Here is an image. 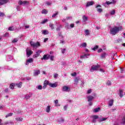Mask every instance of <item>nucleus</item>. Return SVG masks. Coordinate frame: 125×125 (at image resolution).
Segmentation results:
<instances>
[{
  "instance_id": "nucleus-1",
  "label": "nucleus",
  "mask_w": 125,
  "mask_h": 125,
  "mask_svg": "<svg viewBox=\"0 0 125 125\" xmlns=\"http://www.w3.org/2000/svg\"><path fill=\"white\" fill-rule=\"evenodd\" d=\"M122 30H123V26H115L113 28H111L110 34L113 36H115V35L118 34V32H120V31H122Z\"/></svg>"
},
{
  "instance_id": "nucleus-2",
  "label": "nucleus",
  "mask_w": 125,
  "mask_h": 125,
  "mask_svg": "<svg viewBox=\"0 0 125 125\" xmlns=\"http://www.w3.org/2000/svg\"><path fill=\"white\" fill-rule=\"evenodd\" d=\"M99 69H100V65L98 64H97V65H93L91 67L90 72L92 73V72H94V71H99Z\"/></svg>"
},
{
  "instance_id": "nucleus-3",
  "label": "nucleus",
  "mask_w": 125,
  "mask_h": 125,
  "mask_svg": "<svg viewBox=\"0 0 125 125\" xmlns=\"http://www.w3.org/2000/svg\"><path fill=\"white\" fill-rule=\"evenodd\" d=\"M30 45L33 48H38V47L41 46V43L40 42H31Z\"/></svg>"
},
{
  "instance_id": "nucleus-4",
  "label": "nucleus",
  "mask_w": 125,
  "mask_h": 125,
  "mask_svg": "<svg viewBox=\"0 0 125 125\" xmlns=\"http://www.w3.org/2000/svg\"><path fill=\"white\" fill-rule=\"evenodd\" d=\"M62 91H64L65 92H69L71 90V88H70V87H68L66 85H64L62 86Z\"/></svg>"
},
{
  "instance_id": "nucleus-5",
  "label": "nucleus",
  "mask_w": 125,
  "mask_h": 125,
  "mask_svg": "<svg viewBox=\"0 0 125 125\" xmlns=\"http://www.w3.org/2000/svg\"><path fill=\"white\" fill-rule=\"evenodd\" d=\"M91 118L92 119V123L94 124H95L96 123L97 119H99V116L98 115H94L91 116Z\"/></svg>"
},
{
  "instance_id": "nucleus-6",
  "label": "nucleus",
  "mask_w": 125,
  "mask_h": 125,
  "mask_svg": "<svg viewBox=\"0 0 125 125\" xmlns=\"http://www.w3.org/2000/svg\"><path fill=\"white\" fill-rule=\"evenodd\" d=\"M19 4L20 5H27V4H29V1L24 0V1H21L20 0L18 2Z\"/></svg>"
},
{
  "instance_id": "nucleus-7",
  "label": "nucleus",
  "mask_w": 125,
  "mask_h": 125,
  "mask_svg": "<svg viewBox=\"0 0 125 125\" xmlns=\"http://www.w3.org/2000/svg\"><path fill=\"white\" fill-rule=\"evenodd\" d=\"M50 57V55L49 54H45L43 55V57L41 58V60H48Z\"/></svg>"
},
{
  "instance_id": "nucleus-8",
  "label": "nucleus",
  "mask_w": 125,
  "mask_h": 125,
  "mask_svg": "<svg viewBox=\"0 0 125 125\" xmlns=\"http://www.w3.org/2000/svg\"><path fill=\"white\" fill-rule=\"evenodd\" d=\"M42 52V50H39L38 51L36 52V54L33 55V58H37V57H39V56H40V54H41Z\"/></svg>"
},
{
  "instance_id": "nucleus-9",
  "label": "nucleus",
  "mask_w": 125,
  "mask_h": 125,
  "mask_svg": "<svg viewBox=\"0 0 125 125\" xmlns=\"http://www.w3.org/2000/svg\"><path fill=\"white\" fill-rule=\"evenodd\" d=\"M80 80L81 78L79 77H75L74 80V84H76V85H78V83H79V81Z\"/></svg>"
},
{
  "instance_id": "nucleus-10",
  "label": "nucleus",
  "mask_w": 125,
  "mask_h": 125,
  "mask_svg": "<svg viewBox=\"0 0 125 125\" xmlns=\"http://www.w3.org/2000/svg\"><path fill=\"white\" fill-rule=\"evenodd\" d=\"M33 54V51L29 50V49H26V55L29 57Z\"/></svg>"
},
{
  "instance_id": "nucleus-11",
  "label": "nucleus",
  "mask_w": 125,
  "mask_h": 125,
  "mask_svg": "<svg viewBox=\"0 0 125 125\" xmlns=\"http://www.w3.org/2000/svg\"><path fill=\"white\" fill-rule=\"evenodd\" d=\"M47 85H49V81H45L43 83V88L45 89V88H46Z\"/></svg>"
},
{
  "instance_id": "nucleus-12",
  "label": "nucleus",
  "mask_w": 125,
  "mask_h": 125,
  "mask_svg": "<svg viewBox=\"0 0 125 125\" xmlns=\"http://www.w3.org/2000/svg\"><path fill=\"white\" fill-rule=\"evenodd\" d=\"M87 101L88 102H90V101H92V100H93L94 97H93V96H88L87 97Z\"/></svg>"
},
{
  "instance_id": "nucleus-13",
  "label": "nucleus",
  "mask_w": 125,
  "mask_h": 125,
  "mask_svg": "<svg viewBox=\"0 0 125 125\" xmlns=\"http://www.w3.org/2000/svg\"><path fill=\"white\" fill-rule=\"evenodd\" d=\"M8 2V0H0V5H3Z\"/></svg>"
},
{
  "instance_id": "nucleus-14",
  "label": "nucleus",
  "mask_w": 125,
  "mask_h": 125,
  "mask_svg": "<svg viewBox=\"0 0 125 125\" xmlns=\"http://www.w3.org/2000/svg\"><path fill=\"white\" fill-rule=\"evenodd\" d=\"M49 86H50V87H57V84H56V83H52L49 82Z\"/></svg>"
},
{
  "instance_id": "nucleus-15",
  "label": "nucleus",
  "mask_w": 125,
  "mask_h": 125,
  "mask_svg": "<svg viewBox=\"0 0 125 125\" xmlns=\"http://www.w3.org/2000/svg\"><path fill=\"white\" fill-rule=\"evenodd\" d=\"M40 73H41V71H40V70H34V72L33 73V76L34 77H36V76L40 75Z\"/></svg>"
},
{
  "instance_id": "nucleus-16",
  "label": "nucleus",
  "mask_w": 125,
  "mask_h": 125,
  "mask_svg": "<svg viewBox=\"0 0 125 125\" xmlns=\"http://www.w3.org/2000/svg\"><path fill=\"white\" fill-rule=\"evenodd\" d=\"M94 4V2L93 1H88L86 5V7H88V6H90V5H93Z\"/></svg>"
},
{
  "instance_id": "nucleus-17",
  "label": "nucleus",
  "mask_w": 125,
  "mask_h": 125,
  "mask_svg": "<svg viewBox=\"0 0 125 125\" xmlns=\"http://www.w3.org/2000/svg\"><path fill=\"white\" fill-rule=\"evenodd\" d=\"M33 95V94H29L25 95V98L26 100L30 99L31 97H32V96Z\"/></svg>"
},
{
  "instance_id": "nucleus-18",
  "label": "nucleus",
  "mask_w": 125,
  "mask_h": 125,
  "mask_svg": "<svg viewBox=\"0 0 125 125\" xmlns=\"http://www.w3.org/2000/svg\"><path fill=\"white\" fill-rule=\"evenodd\" d=\"M87 44L86 42L81 43L79 45L80 47H86Z\"/></svg>"
},
{
  "instance_id": "nucleus-19",
  "label": "nucleus",
  "mask_w": 125,
  "mask_h": 125,
  "mask_svg": "<svg viewBox=\"0 0 125 125\" xmlns=\"http://www.w3.org/2000/svg\"><path fill=\"white\" fill-rule=\"evenodd\" d=\"M14 123H13V122H11V121H7L4 122L3 124V125H14Z\"/></svg>"
},
{
  "instance_id": "nucleus-20",
  "label": "nucleus",
  "mask_w": 125,
  "mask_h": 125,
  "mask_svg": "<svg viewBox=\"0 0 125 125\" xmlns=\"http://www.w3.org/2000/svg\"><path fill=\"white\" fill-rule=\"evenodd\" d=\"M87 56H89V54H84V55L81 56L80 58L83 59V58H88Z\"/></svg>"
},
{
  "instance_id": "nucleus-21",
  "label": "nucleus",
  "mask_w": 125,
  "mask_h": 125,
  "mask_svg": "<svg viewBox=\"0 0 125 125\" xmlns=\"http://www.w3.org/2000/svg\"><path fill=\"white\" fill-rule=\"evenodd\" d=\"M15 85H16V86L17 87H19V88H21V87L22 86V83L20 82L19 83H16V84H15Z\"/></svg>"
},
{
  "instance_id": "nucleus-22",
  "label": "nucleus",
  "mask_w": 125,
  "mask_h": 125,
  "mask_svg": "<svg viewBox=\"0 0 125 125\" xmlns=\"http://www.w3.org/2000/svg\"><path fill=\"white\" fill-rule=\"evenodd\" d=\"M34 62V60L32 58L26 60V63H32Z\"/></svg>"
},
{
  "instance_id": "nucleus-23",
  "label": "nucleus",
  "mask_w": 125,
  "mask_h": 125,
  "mask_svg": "<svg viewBox=\"0 0 125 125\" xmlns=\"http://www.w3.org/2000/svg\"><path fill=\"white\" fill-rule=\"evenodd\" d=\"M107 120V118H101L99 120V123H101V122H104V121H106Z\"/></svg>"
},
{
  "instance_id": "nucleus-24",
  "label": "nucleus",
  "mask_w": 125,
  "mask_h": 125,
  "mask_svg": "<svg viewBox=\"0 0 125 125\" xmlns=\"http://www.w3.org/2000/svg\"><path fill=\"white\" fill-rule=\"evenodd\" d=\"M46 112L49 113L50 112V105H48L46 108Z\"/></svg>"
},
{
  "instance_id": "nucleus-25",
  "label": "nucleus",
  "mask_w": 125,
  "mask_h": 125,
  "mask_svg": "<svg viewBox=\"0 0 125 125\" xmlns=\"http://www.w3.org/2000/svg\"><path fill=\"white\" fill-rule=\"evenodd\" d=\"M55 104L56 107H59L60 106V104H58V100L55 101Z\"/></svg>"
},
{
  "instance_id": "nucleus-26",
  "label": "nucleus",
  "mask_w": 125,
  "mask_h": 125,
  "mask_svg": "<svg viewBox=\"0 0 125 125\" xmlns=\"http://www.w3.org/2000/svg\"><path fill=\"white\" fill-rule=\"evenodd\" d=\"M100 111V107H98V108H95L93 110V112H94L95 113H97Z\"/></svg>"
},
{
  "instance_id": "nucleus-27",
  "label": "nucleus",
  "mask_w": 125,
  "mask_h": 125,
  "mask_svg": "<svg viewBox=\"0 0 125 125\" xmlns=\"http://www.w3.org/2000/svg\"><path fill=\"white\" fill-rule=\"evenodd\" d=\"M123 91H122V90L121 89L119 90V94H120L119 96L121 98L124 96V95H123Z\"/></svg>"
},
{
  "instance_id": "nucleus-28",
  "label": "nucleus",
  "mask_w": 125,
  "mask_h": 125,
  "mask_svg": "<svg viewBox=\"0 0 125 125\" xmlns=\"http://www.w3.org/2000/svg\"><path fill=\"white\" fill-rule=\"evenodd\" d=\"M48 12V11H47V10H45V9H43L42 11V14H47V13Z\"/></svg>"
},
{
  "instance_id": "nucleus-29",
  "label": "nucleus",
  "mask_w": 125,
  "mask_h": 125,
  "mask_svg": "<svg viewBox=\"0 0 125 125\" xmlns=\"http://www.w3.org/2000/svg\"><path fill=\"white\" fill-rule=\"evenodd\" d=\"M14 86H15V84L11 83L10 85V88H11V89H14Z\"/></svg>"
},
{
  "instance_id": "nucleus-30",
  "label": "nucleus",
  "mask_w": 125,
  "mask_h": 125,
  "mask_svg": "<svg viewBox=\"0 0 125 125\" xmlns=\"http://www.w3.org/2000/svg\"><path fill=\"white\" fill-rule=\"evenodd\" d=\"M19 40V39H18V38H15L12 41V42H13V43H15V42H18Z\"/></svg>"
},
{
  "instance_id": "nucleus-31",
  "label": "nucleus",
  "mask_w": 125,
  "mask_h": 125,
  "mask_svg": "<svg viewBox=\"0 0 125 125\" xmlns=\"http://www.w3.org/2000/svg\"><path fill=\"white\" fill-rule=\"evenodd\" d=\"M113 103H114V100H111L109 101L108 106H113Z\"/></svg>"
},
{
  "instance_id": "nucleus-32",
  "label": "nucleus",
  "mask_w": 125,
  "mask_h": 125,
  "mask_svg": "<svg viewBox=\"0 0 125 125\" xmlns=\"http://www.w3.org/2000/svg\"><path fill=\"white\" fill-rule=\"evenodd\" d=\"M42 34L43 35H47L48 34V31L47 30H42Z\"/></svg>"
},
{
  "instance_id": "nucleus-33",
  "label": "nucleus",
  "mask_w": 125,
  "mask_h": 125,
  "mask_svg": "<svg viewBox=\"0 0 125 125\" xmlns=\"http://www.w3.org/2000/svg\"><path fill=\"white\" fill-rule=\"evenodd\" d=\"M83 19L84 22H86V21H87V17H86V16H83Z\"/></svg>"
},
{
  "instance_id": "nucleus-34",
  "label": "nucleus",
  "mask_w": 125,
  "mask_h": 125,
  "mask_svg": "<svg viewBox=\"0 0 125 125\" xmlns=\"http://www.w3.org/2000/svg\"><path fill=\"white\" fill-rule=\"evenodd\" d=\"M16 121H18V122H22L23 121V118L21 117H19L16 118Z\"/></svg>"
},
{
  "instance_id": "nucleus-35",
  "label": "nucleus",
  "mask_w": 125,
  "mask_h": 125,
  "mask_svg": "<svg viewBox=\"0 0 125 125\" xmlns=\"http://www.w3.org/2000/svg\"><path fill=\"white\" fill-rule=\"evenodd\" d=\"M59 13L58 12H56V13L54 14L52 16V18H54L56 17V16H57V15H58Z\"/></svg>"
},
{
  "instance_id": "nucleus-36",
  "label": "nucleus",
  "mask_w": 125,
  "mask_h": 125,
  "mask_svg": "<svg viewBox=\"0 0 125 125\" xmlns=\"http://www.w3.org/2000/svg\"><path fill=\"white\" fill-rule=\"evenodd\" d=\"M13 115V113H8L7 115H6L5 118H8V117H11V116H12Z\"/></svg>"
},
{
  "instance_id": "nucleus-37",
  "label": "nucleus",
  "mask_w": 125,
  "mask_h": 125,
  "mask_svg": "<svg viewBox=\"0 0 125 125\" xmlns=\"http://www.w3.org/2000/svg\"><path fill=\"white\" fill-rule=\"evenodd\" d=\"M49 26L50 27H51V29L52 30H53V29H54V24L50 23H49Z\"/></svg>"
},
{
  "instance_id": "nucleus-38",
  "label": "nucleus",
  "mask_w": 125,
  "mask_h": 125,
  "mask_svg": "<svg viewBox=\"0 0 125 125\" xmlns=\"http://www.w3.org/2000/svg\"><path fill=\"white\" fill-rule=\"evenodd\" d=\"M115 2H111L109 1H106L105 2L106 4H107V5H109L110 4H112V3H115Z\"/></svg>"
},
{
  "instance_id": "nucleus-39",
  "label": "nucleus",
  "mask_w": 125,
  "mask_h": 125,
  "mask_svg": "<svg viewBox=\"0 0 125 125\" xmlns=\"http://www.w3.org/2000/svg\"><path fill=\"white\" fill-rule=\"evenodd\" d=\"M37 89H38L39 90H42V86L39 85L36 87Z\"/></svg>"
},
{
  "instance_id": "nucleus-40",
  "label": "nucleus",
  "mask_w": 125,
  "mask_h": 125,
  "mask_svg": "<svg viewBox=\"0 0 125 125\" xmlns=\"http://www.w3.org/2000/svg\"><path fill=\"white\" fill-rule=\"evenodd\" d=\"M106 53H104L101 55V58L103 59V58H105V56H106Z\"/></svg>"
},
{
  "instance_id": "nucleus-41",
  "label": "nucleus",
  "mask_w": 125,
  "mask_h": 125,
  "mask_svg": "<svg viewBox=\"0 0 125 125\" xmlns=\"http://www.w3.org/2000/svg\"><path fill=\"white\" fill-rule=\"evenodd\" d=\"M85 34L86 36H88L89 35V30L87 29L85 31Z\"/></svg>"
},
{
  "instance_id": "nucleus-42",
  "label": "nucleus",
  "mask_w": 125,
  "mask_h": 125,
  "mask_svg": "<svg viewBox=\"0 0 125 125\" xmlns=\"http://www.w3.org/2000/svg\"><path fill=\"white\" fill-rule=\"evenodd\" d=\"M97 11H98V12H99L100 13H101V12H102V11H103V9H102L101 8H97Z\"/></svg>"
},
{
  "instance_id": "nucleus-43",
  "label": "nucleus",
  "mask_w": 125,
  "mask_h": 125,
  "mask_svg": "<svg viewBox=\"0 0 125 125\" xmlns=\"http://www.w3.org/2000/svg\"><path fill=\"white\" fill-rule=\"evenodd\" d=\"M115 13H116V11L115 10H112L111 12H110V14L111 15H114L115 14Z\"/></svg>"
},
{
  "instance_id": "nucleus-44",
  "label": "nucleus",
  "mask_w": 125,
  "mask_h": 125,
  "mask_svg": "<svg viewBox=\"0 0 125 125\" xmlns=\"http://www.w3.org/2000/svg\"><path fill=\"white\" fill-rule=\"evenodd\" d=\"M8 30L9 31H14V27L13 26H10L9 27Z\"/></svg>"
},
{
  "instance_id": "nucleus-45",
  "label": "nucleus",
  "mask_w": 125,
  "mask_h": 125,
  "mask_svg": "<svg viewBox=\"0 0 125 125\" xmlns=\"http://www.w3.org/2000/svg\"><path fill=\"white\" fill-rule=\"evenodd\" d=\"M48 21V20L45 19V20H44L41 23V24H45V22H47Z\"/></svg>"
},
{
  "instance_id": "nucleus-46",
  "label": "nucleus",
  "mask_w": 125,
  "mask_h": 125,
  "mask_svg": "<svg viewBox=\"0 0 125 125\" xmlns=\"http://www.w3.org/2000/svg\"><path fill=\"white\" fill-rule=\"evenodd\" d=\"M68 108V104H66L63 106V109L64 111H67V108Z\"/></svg>"
},
{
  "instance_id": "nucleus-47",
  "label": "nucleus",
  "mask_w": 125,
  "mask_h": 125,
  "mask_svg": "<svg viewBox=\"0 0 125 125\" xmlns=\"http://www.w3.org/2000/svg\"><path fill=\"white\" fill-rule=\"evenodd\" d=\"M49 58L51 61H53V60H54V56H50Z\"/></svg>"
},
{
  "instance_id": "nucleus-48",
  "label": "nucleus",
  "mask_w": 125,
  "mask_h": 125,
  "mask_svg": "<svg viewBox=\"0 0 125 125\" xmlns=\"http://www.w3.org/2000/svg\"><path fill=\"white\" fill-rule=\"evenodd\" d=\"M58 122H59V123H64V119L62 118L60 120H59Z\"/></svg>"
},
{
  "instance_id": "nucleus-49",
  "label": "nucleus",
  "mask_w": 125,
  "mask_h": 125,
  "mask_svg": "<svg viewBox=\"0 0 125 125\" xmlns=\"http://www.w3.org/2000/svg\"><path fill=\"white\" fill-rule=\"evenodd\" d=\"M98 48V45H96V46H95V47L92 48V50L95 51Z\"/></svg>"
},
{
  "instance_id": "nucleus-50",
  "label": "nucleus",
  "mask_w": 125,
  "mask_h": 125,
  "mask_svg": "<svg viewBox=\"0 0 125 125\" xmlns=\"http://www.w3.org/2000/svg\"><path fill=\"white\" fill-rule=\"evenodd\" d=\"M4 13L1 12H0V17H3V16H4Z\"/></svg>"
},
{
  "instance_id": "nucleus-51",
  "label": "nucleus",
  "mask_w": 125,
  "mask_h": 125,
  "mask_svg": "<svg viewBox=\"0 0 125 125\" xmlns=\"http://www.w3.org/2000/svg\"><path fill=\"white\" fill-rule=\"evenodd\" d=\"M106 84L107 85H111V81H107V82H106Z\"/></svg>"
},
{
  "instance_id": "nucleus-52",
  "label": "nucleus",
  "mask_w": 125,
  "mask_h": 125,
  "mask_svg": "<svg viewBox=\"0 0 125 125\" xmlns=\"http://www.w3.org/2000/svg\"><path fill=\"white\" fill-rule=\"evenodd\" d=\"M92 92V90H91V89H89V90H88L87 91V94H90V93H91V92Z\"/></svg>"
},
{
  "instance_id": "nucleus-53",
  "label": "nucleus",
  "mask_w": 125,
  "mask_h": 125,
  "mask_svg": "<svg viewBox=\"0 0 125 125\" xmlns=\"http://www.w3.org/2000/svg\"><path fill=\"white\" fill-rule=\"evenodd\" d=\"M71 75L72 77H76V76H77V73L74 72L73 73H71Z\"/></svg>"
},
{
  "instance_id": "nucleus-54",
  "label": "nucleus",
  "mask_w": 125,
  "mask_h": 125,
  "mask_svg": "<svg viewBox=\"0 0 125 125\" xmlns=\"http://www.w3.org/2000/svg\"><path fill=\"white\" fill-rule=\"evenodd\" d=\"M31 79H32V78H31V77H27L26 78V81H31Z\"/></svg>"
},
{
  "instance_id": "nucleus-55",
  "label": "nucleus",
  "mask_w": 125,
  "mask_h": 125,
  "mask_svg": "<svg viewBox=\"0 0 125 125\" xmlns=\"http://www.w3.org/2000/svg\"><path fill=\"white\" fill-rule=\"evenodd\" d=\"M99 71H100V72H102L103 73H104V72H105L104 69L100 68H99Z\"/></svg>"
},
{
  "instance_id": "nucleus-56",
  "label": "nucleus",
  "mask_w": 125,
  "mask_h": 125,
  "mask_svg": "<svg viewBox=\"0 0 125 125\" xmlns=\"http://www.w3.org/2000/svg\"><path fill=\"white\" fill-rule=\"evenodd\" d=\"M2 122V120L0 119V125H3V124L1 123Z\"/></svg>"
},
{
  "instance_id": "nucleus-57",
  "label": "nucleus",
  "mask_w": 125,
  "mask_h": 125,
  "mask_svg": "<svg viewBox=\"0 0 125 125\" xmlns=\"http://www.w3.org/2000/svg\"><path fill=\"white\" fill-rule=\"evenodd\" d=\"M60 43H65V41H63V40H61L60 41Z\"/></svg>"
},
{
  "instance_id": "nucleus-58",
  "label": "nucleus",
  "mask_w": 125,
  "mask_h": 125,
  "mask_svg": "<svg viewBox=\"0 0 125 125\" xmlns=\"http://www.w3.org/2000/svg\"><path fill=\"white\" fill-rule=\"evenodd\" d=\"M66 50V49H63L62 50V53H65V51Z\"/></svg>"
},
{
  "instance_id": "nucleus-59",
  "label": "nucleus",
  "mask_w": 125,
  "mask_h": 125,
  "mask_svg": "<svg viewBox=\"0 0 125 125\" xmlns=\"http://www.w3.org/2000/svg\"><path fill=\"white\" fill-rule=\"evenodd\" d=\"M88 102H89V106H92V104H93L92 102H91V101Z\"/></svg>"
},
{
  "instance_id": "nucleus-60",
  "label": "nucleus",
  "mask_w": 125,
  "mask_h": 125,
  "mask_svg": "<svg viewBox=\"0 0 125 125\" xmlns=\"http://www.w3.org/2000/svg\"><path fill=\"white\" fill-rule=\"evenodd\" d=\"M58 77V74H55L54 77V78H57Z\"/></svg>"
},
{
  "instance_id": "nucleus-61",
  "label": "nucleus",
  "mask_w": 125,
  "mask_h": 125,
  "mask_svg": "<svg viewBox=\"0 0 125 125\" xmlns=\"http://www.w3.org/2000/svg\"><path fill=\"white\" fill-rule=\"evenodd\" d=\"M81 85L83 86V84H84V82L83 81H81Z\"/></svg>"
},
{
  "instance_id": "nucleus-62",
  "label": "nucleus",
  "mask_w": 125,
  "mask_h": 125,
  "mask_svg": "<svg viewBox=\"0 0 125 125\" xmlns=\"http://www.w3.org/2000/svg\"><path fill=\"white\" fill-rule=\"evenodd\" d=\"M71 28H74L75 27V25L74 24H70Z\"/></svg>"
},
{
  "instance_id": "nucleus-63",
  "label": "nucleus",
  "mask_w": 125,
  "mask_h": 125,
  "mask_svg": "<svg viewBox=\"0 0 125 125\" xmlns=\"http://www.w3.org/2000/svg\"><path fill=\"white\" fill-rule=\"evenodd\" d=\"M17 10H18V11L20 10V6H17Z\"/></svg>"
},
{
  "instance_id": "nucleus-64",
  "label": "nucleus",
  "mask_w": 125,
  "mask_h": 125,
  "mask_svg": "<svg viewBox=\"0 0 125 125\" xmlns=\"http://www.w3.org/2000/svg\"><path fill=\"white\" fill-rule=\"evenodd\" d=\"M68 19H72V17H68L66 18V20H68Z\"/></svg>"
}]
</instances>
